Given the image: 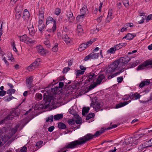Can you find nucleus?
<instances>
[{
    "label": "nucleus",
    "instance_id": "f257e3e1",
    "mask_svg": "<svg viewBox=\"0 0 152 152\" xmlns=\"http://www.w3.org/2000/svg\"><path fill=\"white\" fill-rule=\"evenodd\" d=\"M106 129L103 130H99L96 131L94 135L91 134H88L83 137L77 140L70 142L67 145H66L64 148H65L69 149L74 148H76L78 145H81L90 140L94 137L99 136L103 133L104 132Z\"/></svg>",
    "mask_w": 152,
    "mask_h": 152
},
{
    "label": "nucleus",
    "instance_id": "f03ea898",
    "mask_svg": "<svg viewBox=\"0 0 152 152\" xmlns=\"http://www.w3.org/2000/svg\"><path fill=\"white\" fill-rule=\"evenodd\" d=\"M117 60H115L111 64L109 65L106 71V75L111 74L116 71L119 70L121 67V65Z\"/></svg>",
    "mask_w": 152,
    "mask_h": 152
},
{
    "label": "nucleus",
    "instance_id": "7ed1b4c3",
    "mask_svg": "<svg viewBox=\"0 0 152 152\" xmlns=\"http://www.w3.org/2000/svg\"><path fill=\"white\" fill-rule=\"evenodd\" d=\"M53 24L52 27V31L53 32H54L56 29V20L54 19L50 16L48 17L46 19V26H49L51 24Z\"/></svg>",
    "mask_w": 152,
    "mask_h": 152
},
{
    "label": "nucleus",
    "instance_id": "20e7f679",
    "mask_svg": "<svg viewBox=\"0 0 152 152\" xmlns=\"http://www.w3.org/2000/svg\"><path fill=\"white\" fill-rule=\"evenodd\" d=\"M41 59L40 58L36 59L34 62L28 67V69L29 71H32L34 70L35 68H37L40 65Z\"/></svg>",
    "mask_w": 152,
    "mask_h": 152
},
{
    "label": "nucleus",
    "instance_id": "39448f33",
    "mask_svg": "<svg viewBox=\"0 0 152 152\" xmlns=\"http://www.w3.org/2000/svg\"><path fill=\"white\" fill-rule=\"evenodd\" d=\"M130 59L131 58L129 56H126L124 57L120 58L117 60L120 63L119 64L121 65V66L122 67L125 66Z\"/></svg>",
    "mask_w": 152,
    "mask_h": 152
},
{
    "label": "nucleus",
    "instance_id": "423d86ee",
    "mask_svg": "<svg viewBox=\"0 0 152 152\" xmlns=\"http://www.w3.org/2000/svg\"><path fill=\"white\" fill-rule=\"evenodd\" d=\"M134 140L133 139V138L132 137H129L126 139H125L124 141L123 142V145H124L125 146H131L133 145V144H134Z\"/></svg>",
    "mask_w": 152,
    "mask_h": 152
},
{
    "label": "nucleus",
    "instance_id": "0eeeda50",
    "mask_svg": "<svg viewBox=\"0 0 152 152\" xmlns=\"http://www.w3.org/2000/svg\"><path fill=\"white\" fill-rule=\"evenodd\" d=\"M96 76L93 72L88 73L86 77L88 78L86 80V83L90 84L91 81H92V82H93L94 80V79L96 77Z\"/></svg>",
    "mask_w": 152,
    "mask_h": 152
},
{
    "label": "nucleus",
    "instance_id": "6e6552de",
    "mask_svg": "<svg viewBox=\"0 0 152 152\" xmlns=\"http://www.w3.org/2000/svg\"><path fill=\"white\" fill-rule=\"evenodd\" d=\"M37 51L40 55L45 56L48 53V51L45 49H44L42 46H39L37 48Z\"/></svg>",
    "mask_w": 152,
    "mask_h": 152
},
{
    "label": "nucleus",
    "instance_id": "1a4fd4ad",
    "mask_svg": "<svg viewBox=\"0 0 152 152\" xmlns=\"http://www.w3.org/2000/svg\"><path fill=\"white\" fill-rule=\"evenodd\" d=\"M30 17V15L28 10L26 9L24 10L23 13V16L22 17L24 20H26L27 21H28Z\"/></svg>",
    "mask_w": 152,
    "mask_h": 152
},
{
    "label": "nucleus",
    "instance_id": "9d476101",
    "mask_svg": "<svg viewBox=\"0 0 152 152\" xmlns=\"http://www.w3.org/2000/svg\"><path fill=\"white\" fill-rule=\"evenodd\" d=\"M59 88L57 86L55 87L54 88H51V90L50 89L47 90V93L50 94L52 93V94L56 95L60 91Z\"/></svg>",
    "mask_w": 152,
    "mask_h": 152
},
{
    "label": "nucleus",
    "instance_id": "9b49d317",
    "mask_svg": "<svg viewBox=\"0 0 152 152\" xmlns=\"http://www.w3.org/2000/svg\"><path fill=\"white\" fill-rule=\"evenodd\" d=\"M105 76L103 74H101L98 76L96 82H95L97 85L100 84L103 79L105 78Z\"/></svg>",
    "mask_w": 152,
    "mask_h": 152
},
{
    "label": "nucleus",
    "instance_id": "f8f14e48",
    "mask_svg": "<svg viewBox=\"0 0 152 152\" xmlns=\"http://www.w3.org/2000/svg\"><path fill=\"white\" fill-rule=\"evenodd\" d=\"M148 147L147 145L146 142L144 143H142L140 145L138 148V150L140 151H142L144 152L145 151V149L148 148Z\"/></svg>",
    "mask_w": 152,
    "mask_h": 152
},
{
    "label": "nucleus",
    "instance_id": "ddd939ff",
    "mask_svg": "<svg viewBox=\"0 0 152 152\" xmlns=\"http://www.w3.org/2000/svg\"><path fill=\"white\" fill-rule=\"evenodd\" d=\"M124 71V68L122 69H121L119 70L118 72L114 73V74H110V75H107V78L109 79H110L120 74L122 72H123Z\"/></svg>",
    "mask_w": 152,
    "mask_h": 152
},
{
    "label": "nucleus",
    "instance_id": "4468645a",
    "mask_svg": "<svg viewBox=\"0 0 152 152\" xmlns=\"http://www.w3.org/2000/svg\"><path fill=\"white\" fill-rule=\"evenodd\" d=\"M87 7L86 6L83 7L81 9H80V11L81 15L80 16H77V19H79L81 17L82 18H83L84 17V15L86 14V10Z\"/></svg>",
    "mask_w": 152,
    "mask_h": 152
},
{
    "label": "nucleus",
    "instance_id": "2eb2a0df",
    "mask_svg": "<svg viewBox=\"0 0 152 152\" xmlns=\"http://www.w3.org/2000/svg\"><path fill=\"white\" fill-rule=\"evenodd\" d=\"M90 46V45L87 43H83L80 45L79 48H78V50L80 51H82L83 50H85L86 48Z\"/></svg>",
    "mask_w": 152,
    "mask_h": 152
},
{
    "label": "nucleus",
    "instance_id": "dca6fc26",
    "mask_svg": "<svg viewBox=\"0 0 152 152\" xmlns=\"http://www.w3.org/2000/svg\"><path fill=\"white\" fill-rule=\"evenodd\" d=\"M49 93H48V95H46L45 94L43 95V100L45 101V102H50L53 98V96L49 95Z\"/></svg>",
    "mask_w": 152,
    "mask_h": 152
},
{
    "label": "nucleus",
    "instance_id": "f3484780",
    "mask_svg": "<svg viewBox=\"0 0 152 152\" xmlns=\"http://www.w3.org/2000/svg\"><path fill=\"white\" fill-rule=\"evenodd\" d=\"M140 63V61L139 60L136 61L134 62L130 63L128 65L127 68H132L137 66Z\"/></svg>",
    "mask_w": 152,
    "mask_h": 152
},
{
    "label": "nucleus",
    "instance_id": "a211bd4d",
    "mask_svg": "<svg viewBox=\"0 0 152 152\" xmlns=\"http://www.w3.org/2000/svg\"><path fill=\"white\" fill-rule=\"evenodd\" d=\"M18 110H14L11 111L10 112V113L9 115H8L10 116H10H18L19 115V112H18ZM13 117H11V119ZM11 120L12 119H11Z\"/></svg>",
    "mask_w": 152,
    "mask_h": 152
},
{
    "label": "nucleus",
    "instance_id": "6ab92c4d",
    "mask_svg": "<svg viewBox=\"0 0 152 152\" xmlns=\"http://www.w3.org/2000/svg\"><path fill=\"white\" fill-rule=\"evenodd\" d=\"M32 78L29 77L26 80V84L27 87L31 88L32 87Z\"/></svg>",
    "mask_w": 152,
    "mask_h": 152
},
{
    "label": "nucleus",
    "instance_id": "aec40b11",
    "mask_svg": "<svg viewBox=\"0 0 152 152\" xmlns=\"http://www.w3.org/2000/svg\"><path fill=\"white\" fill-rule=\"evenodd\" d=\"M68 13L67 15V16L68 17V19L69 22H72L74 19V18L73 17V13L71 11Z\"/></svg>",
    "mask_w": 152,
    "mask_h": 152
},
{
    "label": "nucleus",
    "instance_id": "412c9836",
    "mask_svg": "<svg viewBox=\"0 0 152 152\" xmlns=\"http://www.w3.org/2000/svg\"><path fill=\"white\" fill-rule=\"evenodd\" d=\"M62 37L63 40L65 41L67 44L68 43H70L71 41V39L67 35L62 36Z\"/></svg>",
    "mask_w": 152,
    "mask_h": 152
},
{
    "label": "nucleus",
    "instance_id": "4be33fe9",
    "mask_svg": "<svg viewBox=\"0 0 152 152\" xmlns=\"http://www.w3.org/2000/svg\"><path fill=\"white\" fill-rule=\"evenodd\" d=\"M150 130H148V128H146L145 129L140 128L139 130V132H141L142 134V133L143 134H144L145 135L150 133V132H151Z\"/></svg>",
    "mask_w": 152,
    "mask_h": 152
},
{
    "label": "nucleus",
    "instance_id": "5701e85b",
    "mask_svg": "<svg viewBox=\"0 0 152 152\" xmlns=\"http://www.w3.org/2000/svg\"><path fill=\"white\" fill-rule=\"evenodd\" d=\"M97 85L96 84L95 82L93 84L91 85L88 88H86L85 90V92H88L89 91L91 90L92 89L95 88L96 86Z\"/></svg>",
    "mask_w": 152,
    "mask_h": 152
},
{
    "label": "nucleus",
    "instance_id": "b1692460",
    "mask_svg": "<svg viewBox=\"0 0 152 152\" xmlns=\"http://www.w3.org/2000/svg\"><path fill=\"white\" fill-rule=\"evenodd\" d=\"M28 28L29 30L30 34L33 35L35 34V30L33 25H32V26H29L28 27Z\"/></svg>",
    "mask_w": 152,
    "mask_h": 152
},
{
    "label": "nucleus",
    "instance_id": "393cba45",
    "mask_svg": "<svg viewBox=\"0 0 152 152\" xmlns=\"http://www.w3.org/2000/svg\"><path fill=\"white\" fill-rule=\"evenodd\" d=\"M15 11L22 12L23 10V6L21 4H18L15 8Z\"/></svg>",
    "mask_w": 152,
    "mask_h": 152
},
{
    "label": "nucleus",
    "instance_id": "a878e982",
    "mask_svg": "<svg viewBox=\"0 0 152 152\" xmlns=\"http://www.w3.org/2000/svg\"><path fill=\"white\" fill-rule=\"evenodd\" d=\"M90 110V108L88 107H84L83 108L82 111V114L83 115L85 116L86 115V114L88 113Z\"/></svg>",
    "mask_w": 152,
    "mask_h": 152
},
{
    "label": "nucleus",
    "instance_id": "bb28decb",
    "mask_svg": "<svg viewBox=\"0 0 152 152\" xmlns=\"http://www.w3.org/2000/svg\"><path fill=\"white\" fill-rule=\"evenodd\" d=\"M99 53H95L94 52H93L90 54V58L93 59L97 58L99 57Z\"/></svg>",
    "mask_w": 152,
    "mask_h": 152
},
{
    "label": "nucleus",
    "instance_id": "cd10ccee",
    "mask_svg": "<svg viewBox=\"0 0 152 152\" xmlns=\"http://www.w3.org/2000/svg\"><path fill=\"white\" fill-rule=\"evenodd\" d=\"M128 101H125L123 102H121L118 104H117L116 106V107L117 108H118L127 105L128 103Z\"/></svg>",
    "mask_w": 152,
    "mask_h": 152
},
{
    "label": "nucleus",
    "instance_id": "c85d7f7f",
    "mask_svg": "<svg viewBox=\"0 0 152 152\" xmlns=\"http://www.w3.org/2000/svg\"><path fill=\"white\" fill-rule=\"evenodd\" d=\"M27 36L26 34L23 35L22 36H19L18 37L20 38V41L26 42V41L27 38Z\"/></svg>",
    "mask_w": 152,
    "mask_h": 152
},
{
    "label": "nucleus",
    "instance_id": "c756f323",
    "mask_svg": "<svg viewBox=\"0 0 152 152\" xmlns=\"http://www.w3.org/2000/svg\"><path fill=\"white\" fill-rule=\"evenodd\" d=\"M58 127L61 129H64L66 128V125L62 122L58 123Z\"/></svg>",
    "mask_w": 152,
    "mask_h": 152
},
{
    "label": "nucleus",
    "instance_id": "7c9ffc66",
    "mask_svg": "<svg viewBox=\"0 0 152 152\" xmlns=\"http://www.w3.org/2000/svg\"><path fill=\"white\" fill-rule=\"evenodd\" d=\"M98 102V98L97 96H95L94 98L93 99H92V103H91L90 104V106L91 107H93V106H94L96 103Z\"/></svg>",
    "mask_w": 152,
    "mask_h": 152
},
{
    "label": "nucleus",
    "instance_id": "2f4dec72",
    "mask_svg": "<svg viewBox=\"0 0 152 152\" xmlns=\"http://www.w3.org/2000/svg\"><path fill=\"white\" fill-rule=\"evenodd\" d=\"M139 136H140L139 134H136L133 137H132L133 138V139L134 140V144H136L137 142H138L137 140L140 138Z\"/></svg>",
    "mask_w": 152,
    "mask_h": 152
},
{
    "label": "nucleus",
    "instance_id": "473e14b6",
    "mask_svg": "<svg viewBox=\"0 0 152 152\" xmlns=\"http://www.w3.org/2000/svg\"><path fill=\"white\" fill-rule=\"evenodd\" d=\"M63 114L61 113L59 114H57L54 116V119L56 120H58L63 118Z\"/></svg>",
    "mask_w": 152,
    "mask_h": 152
},
{
    "label": "nucleus",
    "instance_id": "72a5a7b5",
    "mask_svg": "<svg viewBox=\"0 0 152 152\" xmlns=\"http://www.w3.org/2000/svg\"><path fill=\"white\" fill-rule=\"evenodd\" d=\"M15 19L18 20H19L21 17L22 12L15 11Z\"/></svg>",
    "mask_w": 152,
    "mask_h": 152
},
{
    "label": "nucleus",
    "instance_id": "f704fd0d",
    "mask_svg": "<svg viewBox=\"0 0 152 152\" xmlns=\"http://www.w3.org/2000/svg\"><path fill=\"white\" fill-rule=\"evenodd\" d=\"M140 96L141 95H140L139 94L136 93L134 94H133L130 97V98L132 99H133L134 97L135 98V99H139Z\"/></svg>",
    "mask_w": 152,
    "mask_h": 152
},
{
    "label": "nucleus",
    "instance_id": "c9c22d12",
    "mask_svg": "<svg viewBox=\"0 0 152 152\" xmlns=\"http://www.w3.org/2000/svg\"><path fill=\"white\" fill-rule=\"evenodd\" d=\"M76 71V78H77L78 77L80 76V75H83L85 72L84 71H82L80 69H77Z\"/></svg>",
    "mask_w": 152,
    "mask_h": 152
},
{
    "label": "nucleus",
    "instance_id": "e433bc0d",
    "mask_svg": "<svg viewBox=\"0 0 152 152\" xmlns=\"http://www.w3.org/2000/svg\"><path fill=\"white\" fill-rule=\"evenodd\" d=\"M145 65L148 66V65H151V68H152V59H148L145 61Z\"/></svg>",
    "mask_w": 152,
    "mask_h": 152
},
{
    "label": "nucleus",
    "instance_id": "4c0bfd02",
    "mask_svg": "<svg viewBox=\"0 0 152 152\" xmlns=\"http://www.w3.org/2000/svg\"><path fill=\"white\" fill-rule=\"evenodd\" d=\"M95 114L94 113H89L86 116V120H88L90 118L94 117Z\"/></svg>",
    "mask_w": 152,
    "mask_h": 152
},
{
    "label": "nucleus",
    "instance_id": "58836bf2",
    "mask_svg": "<svg viewBox=\"0 0 152 152\" xmlns=\"http://www.w3.org/2000/svg\"><path fill=\"white\" fill-rule=\"evenodd\" d=\"M10 119H11L10 118V116L7 115L4 119L0 121V124H3L6 121Z\"/></svg>",
    "mask_w": 152,
    "mask_h": 152
},
{
    "label": "nucleus",
    "instance_id": "ea45409f",
    "mask_svg": "<svg viewBox=\"0 0 152 152\" xmlns=\"http://www.w3.org/2000/svg\"><path fill=\"white\" fill-rule=\"evenodd\" d=\"M10 119H11L10 118V116L7 115L4 119L0 121V124H3L6 121Z\"/></svg>",
    "mask_w": 152,
    "mask_h": 152
},
{
    "label": "nucleus",
    "instance_id": "a19ab883",
    "mask_svg": "<svg viewBox=\"0 0 152 152\" xmlns=\"http://www.w3.org/2000/svg\"><path fill=\"white\" fill-rule=\"evenodd\" d=\"M35 98L36 100H40L42 98V95L41 94L37 93L35 96Z\"/></svg>",
    "mask_w": 152,
    "mask_h": 152
},
{
    "label": "nucleus",
    "instance_id": "79ce46f5",
    "mask_svg": "<svg viewBox=\"0 0 152 152\" xmlns=\"http://www.w3.org/2000/svg\"><path fill=\"white\" fill-rule=\"evenodd\" d=\"M35 42V41L33 40L31 38L27 37L26 43L28 44H32L34 43Z\"/></svg>",
    "mask_w": 152,
    "mask_h": 152
},
{
    "label": "nucleus",
    "instance_id": "37998d69",
    "mask_svg": "<svg viewBox=\"0 0 152 152\" xmlns=\"http://www.w3.org/2000/svg\"><path fill=\"white\" fill-rule=\"evenodd\" d=\"M145 65V61L142 64H141L139 65L137 68V70H139L141 69H143L144 67H146Z\"/></svg>",
    "mask_w": 152,
    "mask_h": 152
},
{
    "label": "nucleus",
    "instance_id": "c03bdc74",
    "mask_svg": "<svg viewBox=\"0 0 152 152\" xmlns=\"http://www.w3.org/2000/svg\"><path fill=\"white\" fill-rule=\"evenodd\" d=\"M112 9H110L109 10L108 15L107 17L108 19H112Z\"/></svg>",
    "mask_w": 152,
    "mask_h": 152
},
{
    "label": "nucleus",
    "instance_id": "a18cd8bd",
    "mask_svg": "<svg viewBox=\"0 0 152 152\" xmlns=\"http://www.w3.org/2000/svg\"><path fill=\"white\" fill-rule=\"evenodd\" d=\"M145 142L148 148L152 146V138L150 140Z\"/></svg>",
    "mask_w": 152,
    "mask_h": 152
},
{
    "label": "nucleus",
    "instance_id": "49530a36",
    "mask_svg": "<svg viewBox=\"0 0 152 152\" xmlns=\"http://www.w3.org/2000/svg\"><path fill=\"white\" fill-rule=\"evenodd\" d=\"M133 35L132 34L130 33H128L127 34V39L128 40H132L134 38Z\"/></svg>",
    "mask_w": 152,
    "mask_h": 152
},
{
    "label": "nucleus",
    "instance_id": "de8ad7c7",
    "mask_svg": "<svg viewBox=\"0 0 152 152\" xmlns=\"http://www.w3.org/2000/svg\"><path fill=\"white\" fill-rule=\"evenodd\" d=\"M123 2L124 5L126 7H129V4L128 0H123Z\"/></svg>",
    "mask_w": 152,
    "mask_h": 152
},
{
    "label": "nucleus",
    "instance_id": "09e8293b",
    "mask_svg": "<svg viewBox=\"0 0 152 152\" xmlns=\"http://www.w3.org/2000/svg\"><path fill=\"white\" fill-rule=\"evenodd\" d=\"M58 44H56V45L52 48V50L53 51L56 52L58 50Z\"/></svg>",
    "mask_w": 152,
    "mask_h": 152
},
{
    "label": "nucleus",
    "instance_id": "8fccbe9b",
    "mask_svg": "<svg viewBox=\"0 0 152 152\" xmlns=\"http://www.w3.org/2000/svg\"><path fill=\"white\" fill-rule=\"evenodd\" d=\"M115 50H115V47L114 46L113 48H111L108 50V52L111 53H114Z\"/></svg>",
    "mask_w": 152,
    "mask_h": 152
},
{
    "label": "nucleus",
    "instance_id": "3c124183",
    "mask_svg": "<svg viewBox=\"0 0 152 152\" xmlns=\"http://www.w3.org/2000/svg\"><path fill=\"white\" fill-rule=\"evenodd\" d=\"M50 120V121L52 122L53 121V115H51L50 117H48L46 119V122H48Z\"/></svg>",
    "mask_w": 152,
    "mask_h": 152
},
{
    "label": "nucleus",
    "instance_id": "603ef678",
    "mask_svg": "<svg viewBox=\"0 0 152 152\" xmlns=\"http://www.w3.org/2000/svg\"><path fill=\"white\" fill-rule=\"evenodd\" d=\"M67 122L69 124L71 125L75 124V120L73 119H69Z\"/></svg>",
    "mask_w": 152,
    "mask_h": 152
},
{
    "label": "nucleus",
    "instance_id": "864d4df0",
    "mask_svg": "<svg viewBox=\"0 0 152 152\" xmlns=\"http://www.w3.org/2000/svg\"><path fill=\"white\" fill-rule=\"evenodd\" d=\"M115 48V50H118L122 48V46L120 43L117 44L114 46Z\"/></svg>",
    "mask_w": 152,
    "mask_h": 152
},
{
    "label": "nucleus",
    "instance_id": "5fc2aeb1",
    "mask_svg": "<svg viewBox=\"0 0 152 152\" xmlns=\"http://www.w3.org/2000/svg\"><path fill=\"white\" fill-rule=\"evenodd\" d=\"M39 27V29L40 31H44L45 30V26L44 24H43L42 25V26H38Z\"/></svg>",
    "mask_w": 152,
    "mask_h": 152
},
{
    "label": "nucleus",
    "instance_id": "6e6d98bb",
    "mask_svg": "<svg viewBox=\"0 0 152 152\" xmlns=\"http://www.w3.org/2000/svg\"><path fill=\"white\" fill-rule=\"evenodd\" d=\"M77 34L78 35L80 36L83 33V29H77Z\"/></svg>",
    "mask_w": 152,
    "mask_h": 152
},
{
    "label": "nucleus",
    "instance_id": "4d7b16f0",
    "mask_svg": "<svg viewBox=\"0 0 152 152\" xmlns=\"http://www.w3.org/2000/svg\"><path fill=\"white\" fill-rule=\"evenodd\" d=\"M61 12V10L59 8H57L55 10V14L57 15H59Z\"/></svg>",
    "mask_w": 152,
    "mask_h": 152
},
{
    "label": "nucleus",
    "instance_id": "13d9d810",
    "mask_svg": "<svg viewBox=\"0 0 152 152\" xmlns=\"http://www.w3.org/2000/svg\"><path fill=\"white\" fill-rule=\"evenodd\" d=\"M123 80V76L118 77L117 78V81L119 83H121Z\"/></svg>",
    "mask_w": 152,
    "mask_h": 152
},
{
    "label": "nucleus",
    "instance_id": "bf43d9fd",
    "mask_svg": "<svg viewBox=\"0 0 152 152\" xmlns=\"http://www.w3.org/2000/svg\"><path fill=\"white\" fill-rule=\"evenodd\" d=\"M152 20V14L150 15L147 16L146 19V22H148L149 20Z\"/></svg>",
    "mask_w": 152,
    "mask_h": 152
},
{
    "label": "nucleus",
    "instance_id": "052dcab7",
    "mask_svg": "<svg viewBox=\"0 0 152 152\" xmlns=\"http://www.w3.org/2000/svg\"><path fill=\"white\" fill-rule=\"evenodd\" d=\"M70 68L69 67H65L64 68L62 72L63 73H66Z\"/></svg>",
    "mask_w": 152,
    "mask_h": 152
},
{
    "label": "nucleus",
    "instance_id": "680f3d73",
    "mask_svg": "<svg viewBox=\"0 0 152 152\" xmlns=\"http://www.w3.org/2000/svg\"><path fill=\"white\" fill-rule=\"evenodd\" d=\"M100 103H98L96 104V106L95 109L96 110H98L97 111H98L101 108L100 106Z\"/></svg>",
    "mask_w": 152,
    "mask_h": 152
},
{
    "label": "nucleus",
    "instance_id": "e2e57ef3",
    "mask_svg": "<svg viewBox=\"0 0 152 152\" xmlns=\"http://www.w3.org/2000/svg\"><path fill=\"white\" fill-rule=\"evenodd\" d=\"M96 40V38L91 39L89 41L87 42V43H88L90 45L92 44V43H93Z\"/></svg>",
    "mask_w": 152,
    "mask_h": 152
},
{
    "label": "nucleus",
    "instance_id": "0e129e2a",
    "mask_svg": "<svg viewBox=\"0 0 152 152\" xmlns=\"http://www.w3.org/2000/svg\"><path fill=\"white\" fill-rule=\"evenodd\" d=\"M44 44L47 45L48 47H49L50 46V41L49 40H47L44 42Z\"/></svg>",
    "mask_w": 152,
    "mask_h": 152
},
{
    "label": "nucleus",
    "instance_id": "69168bd1",
    "mask_svg": "<svg viewBox=\"0 0 152 152\" xmlns=\"http://www.w3.org/2000/svg\"><path fill=\"white\" fill-rule=\"evenodd\" d=\"M27 148L25 146H23L20 149V152H26Z\"/></svg>",
    "mask_w": 152,
    "mask_h": 152
},
{
    "label": "nucleus",
    "instance_id": "338daca9",
    "mask_svg": "<svg viewBox=\"0 0 152 152\" xmlns=\"http://www.w3.org/2000/svg\"><path fill=\"white\" fill-rule=\"evenodd\" d=\"M145 85H146L144 82V81H142L139 84V87L140 88H143Z\"/></svg>",
    "mask_w": 152,
    "mask_h": 152
},
{
    "label": "nucleus",
    "instance_id": "774afa93",
    "mask_svg": "<svg viewBox=\"0 0 152 152\" xmlns=\"http://www.w3.org/2000/svg\"><path fill=\"white\" fill-rule=\"evenodd\" d=\"M6 91H0V96H4L6 93Z\"/></svg>",
    "mask_w": 152,
    "mask_h": 152
}]
</instances>
